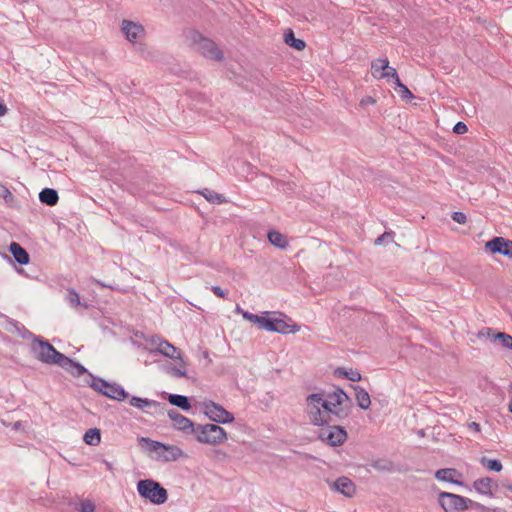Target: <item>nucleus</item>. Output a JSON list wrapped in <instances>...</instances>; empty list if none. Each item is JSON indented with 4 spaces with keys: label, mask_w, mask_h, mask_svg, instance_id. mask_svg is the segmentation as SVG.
I'll return each mask as SVG.
<instances>
[{
    "label": "nucleus",
    "mask_w": 512,
    "mask_h": 512,
    "mask_svg": "<svg viewBox=\"0 0 512 512\" xmlns=\"http://www.w3.org/2000/svg\"><path fill=\"white\" fill-rule=\"evenodd\" d=\"M130 405L133 406V407H136L138 409H143L145 407H161V404L157 401H154V400H150V399H147V398H141V397H137V396H132L130 398Z\"/></svg>",
    "instance_id": "30"
},
{
    "label": "nucleus",
    "mask_w": 512,
    "mask_h": 512,
    "mask_svg": "<svg viewBox=\"0 0 512 512\" xmlns=\"http://www.w3.org/2000/svg\"><path fill=\"white\" fill-rule=\"evenodd\" d=\"M105 463H106L107 468H108L109 470H111V469H112V465H111V463H109V462H105Z\"/></svg>",
    "instance_id": "57"
},
{
    "label": "nucleus",
    "mask_w": 512,
    "mask_h": 512,
    "mask_svg": "<svg viewBox=\"0 0 512 512\" xmlns=\"http://www.w3.org/2000/svg\"><path fill=\"white\" fill-rule=\"evenodd\" d=\"M438 503L445 512H462L471 508L473 500L450 492H440Z\"/></svg>",
    "instance_id": "7"
},
{
    "label": "nucleus",
    "mask_w": 512,
    "mask_h": 512,
    "mask_svg": "<svg viewBox=\"0 0 512 512\" xmlns=\"http://www.w3.org/2000/svg\"><path fill=\"white\" fill-rule=\"evenodd\" d=\"M471 509H474L476 512H497V508H491L484 506L478 502L473 501Z\"/></svg>",
    "instance_id": "41"
},
{
    "label": "nucleus",
    "mask_w": 512,
    "mask_h": 512,
    "mask_svg": "<svg viewBox=\"0 0 512 512\" xmlns=\"http://www.w3.org/2000/svg\"><path fill=\"white\" fill-rule=\"evenodd\" d=\"M352 387L355 390V398H356L358 406L363 410H367L371 405V399H370L369 393L361 386H352Z\"/></svg>",
    "instance_id": "25"
},
{
    "label": "nucleus",
    "mask_w": 512,
    "mask_h": 512,
    "mask_svg": "<svg viewBox=\"0 0 512 512\" xmlns=\"http://www.w3.org/2000/svg\"><path fill=\"white\" fill-rule=\"evenodd\" d=\"M90 376L92 377V383L90 384V386L95 391L103 394V391H105L107 389L109 382H107L106 380H104L102 378L94 377L91 374H90Z\"/></svg>",
    "instance_id": "37"
},
{
    "label": "nucleus",
    "mask_w": 512,
    "mask_h": 512,
    "mask_svg": "<svg viewBox=\"0 0 512 512\" xmlns=\"http://www.w3.org/2000/svg\"><path fill=\"white\" fill-rule=\"evenodd\" d=\"M485 249L491 254L512 257V240L503 237H494L486 242Z\"/></svg>",
    "instance_id": "11"
},
{
    "label": "nucleus",
    "mask_w": 512,
    "mask_h": 512,
    "mask_svg": "<svg viewBox=\"0 0 512 512\" xmlns=\"http://www.w3.org/2000/svg\"><path fill=\"white\" fill-rule=\"evenodd\" d=\"M375 102H376V101H375V99H374L373 97H371V96H366V97H364V98L360 101V105H361L362 107H366V106H368V105H373V104H375Z\"/></svg>",
    "instance_id": "49"
},
{
    "label": "nucleus",
    "mask_w": 512,
    "mask_h": 512,
    "mask_svg": "<svg viewBox=\"0 0 512 512\" xmlns=\"http://www.w3.org/2000/svg\"><path fill=\"white\" fill-rule=\"evenodd\" d=\"M7 324H8V330L10 332L16 333L18 336H20L24 340H31V342H33L35 340V338L38 337L37 335L33 334L24 325H22L21 323H19L16 320L9 318L7 320Z\"/></svg>",
    "instance_id": "16"
},
{
    "label": "nucleus",
    "mask_w": 512,
    "mask_h": 512,
    "mask_svg": "<svg viewBox=\"0 0 512 512\" xmlns=\"http://www.w3.org/2000/svg\"><path fill=\"white\" fill-rule=\"evenodd\" d=\"M20 426H21V422L17 421V422H15V424H14V429H16V430H17V429H19V428H20Z\"/></svg>",
    "instance_id": "55"
},
{
    "label": "nucleus",
    "mask_w": 512,
    "mask_h": 512,
    "mask_svg": "<svg viewBox=\"0 0 512 512\" xmlns=\"http://www.w3.org/2000/svg\"><path fill=\"white\" fill-rule=\"evenodd\" d=\"M121 29L126 36V39L130 42H135L136 39L144 33L142 25L129 21L123 20Z\"/></svg>",
    "instance_id": "15"
},
{
    "label": "nucleus",
    "mask_w": 512,
    "mask_h": 512,
    "mask_svg": "<svg viewBox=\"0 0 512 512\" xmlns=\"http://www.w3.org/2000/svg\"><path fill=\"white\" fill-rule=\"evenodd\" d=\"M156 350L163 354L166 357L172 358V359H181V353L172 344H170L168 341L162 340L158 344Z\"/></svg>",
    "instance_id": "22"
},
{
    "label": "nucleus",
    "mask_w": 512,
    "mask_h": 512,
    "mask_svg": "<svg viewBox=\"0 0 512 512\" xmlns=\"http://www.w3.org/2000/svg\"><path fill=\"white\" fill-rule=\"evenodd\" d=\"M171 373L173 376L175 377H184L186 376V370L185 369H181V368H178V367H172L171 368Z\"/></svg>",
    "instance_id": "46"
},
{
    "label": "nucleus",
    "mask_w": 512,
    "mask_h": 512,
    "mask_svg": "<svg viewBox=\"0 0 512 512\" xmlns=\"http://www.w3.org/2000/svg\"><path fill=\"white\" fill-rule=\"evenodd\" d=\"M324 413L330 419V423L346 418L349 415V407H340V405H323Z\"/></svg>",
    "instance_id": "17"
},
{
    "label": "nucleus",
    "mask_w": 512,
    "mask_h": 512,
    "mask_svg": "<svg viewBox=\"0 0 512 512\" xmlns=\"http://www.w3.org/2000/svg\"><path fill=\"white\" fill-rule=\"evenodd\" d=\"M497 512H500L499 510H497Z\"/></svg>",
    "instance_id": "59"
},
{
    "label": "nucleus",
    "mask_w": 512,
    "mask_h": 512,
    "mask_svg": "<svg viewBox=\"0 0 512 512\" xmlns=\"http://www.w3.org/2000/svg\"><path fill=\"white\" fill-rule=\"evenodd\" d=\"M0 197H2L10 207H15L16 198L12 192L4 185H0Z\"/></svg>",
    "instance_id": "36"
},
{
    "label": "nucleus",
    "mask_w": 512,
    "mask_h": 512,
    "mask_svg": "<svg viewBox=\"0 0 512 512\" xmlns=\"http://www.w3.org/2000/svg\"><path fill=\"white\" fill-rule=\"evenodd\" d=\"M103 395L117 401H123L128 397V393L117 383H109Z\"/></svg>",
    "instance_id": "19"
},
{
    "label": "nucleus",
    "mask_w": 512,
    "mask_h": 512,
    "mask_svg": "<svg viewBox=\"0 0 512 512\" xmlns=\"http://www.w3.org/2000/svg\"><path fill=\"white\" fill-rule=\"evenodd\" d=\"M393 236H394V232L393 231L384 232L382 235H380L375 240V245H381V244H384V243H389L390 241L393 240Z\"/></svg>",
    "instance_id": "40"
},
{
    "label": "nucleus",
    "mask_w": 512,
    "mask_h": 512,
    "mask_svg": "<svg viewBox=\"0 0 512 512\" xmlns=\"http://www.w3.org/2000/svg\"><path fill=\"white\" fill-rule=\"evenodd\" d=\"M324 403L326 405H340V407H349V410L352 406V401L350 397L342 390L341 388H337L332 393L327 395V398L324 399Z\"/></svg>",
    "instance_id": "13"
},
{
    "label": "nucleus",
    "mask_w": 512,
    "mask_h": 512,
    "mask_svg": "<svg viewBox=\"0 0 512 512\" xmlns=\"http://www.w3.org/2000/svg\"><path fill=\"white\" fill-rule=\"evenodd\" d=\"M492 483H493V481L490 477H484V478H480V479H477L476 481H474L473 487L480 494L492 495V492H491Z\"/></svg>",
    "instance_id": "29"
},
{
    "label": "nucleus",
    "mask_w": 512,
    "mask_h": 512,
    "mask_svg": "<svg viewBox=\"0 0 512 512\" xmlns=\"http://www.w3.org/2000/svg\"><path fill=\"white\" fill-rule=\"evenodd\" d=\"M78 510L81 512H94L95 504L89 499L81 500L78 505Z\"/></svg>",
    "instance_id": "39"
},
{
    "label": "nucleus",
    "mask_w": 512,
    "mask_h": 512,
    "mask_svg": "<svg viewBox=\"0 0 512 512\" xmlns=\"http://www.w3.org/2000/svg\"><path fill=\"white\" fill-rule=\"evenodd\" d=\"M330 487L346 497H352L356 492L355 484L345 476L337 478Z\"/></svg>",
    "instance_id": "14"
},
{
    "label": "nucleus",
    "mask_w": 512,
    "mask_h": 512,
    "mask_svg": "<svg viewBox=\"0 0 512 512\" xmlns=\"http://www.w3.org/2000/svg\"><path fill=\"white\" fill-rule=\"evenodd\" d=\"M467 130V125L461 121L457 122L453 128V132L456 134H464Z\"/></svg>",
    "instance_id": "45"
},
{
    "label": "nucleus",
    "mask_w": 512,
    "mask_h": 512,
    "mask_svg": "<svg viewBox=\"0 0 512 512\" xmlns=\"http://www.w3.org/2000/svg\"><path fill=\"white\" fill-rule=\"evenodd\" d=\"M468 428L476 433H479L481 431V427H480V424L477 423V422H469L467 424Z\"/></svg>",
    "instance_id": "51"
},
{
    "label": "nucleus",
    "mask_w": 512,
    "mask_h": 512,
    "mask_svg": "<svg viewBox=\"0 0 512 512\" xmlns=\"http://www.w3.org/2000/svg\"><path fill=\"white\" fill-rule=\"evenodd\" d=\"M241 313H242L243 318L248 320L251 323H254L255 320H257L256 314L250 313L248 311H242Z\"/></svg>",
    "instance_id": "48"
},
{
    "label": "nucleus",
    "mask_w": 512,
    "mask_h": 512,
    "mask_svg": "<svg viewBox=\"0 0 512 512\" xmlns=\"http://www.w3.org/2000/svg\"><path fill=\"white\" fill-rule=\"evenodd\" d=\"M191 41L197 51L205 58L214 61H221L224 58V54L218 48L217 44L213 40L204 37L199 32L193 31L191 33Z\"/></svg>",
    "instance_id": "5"
},
{
    "label": "nucleus",
    "mask_w": 512,
    "mask_h": 512,
    "mask_svg": "<svg viewBox=\"0 0 512 512\" xmlns=\"http://www.w3.org/2000/svg\"><path fill=\"white\" fill-rule=\"evenodd\" d=\"M267 237L269 242L277 248L285 249L288 246L286 237L278 231H269Z\"/></svg>",
    "instance_id": "28"
},
{
    "label": "nucleus",
    "mask_w": 512,
    "mask_h": 512,
    "mask_svg": "<svg viewBox=\"0 0 512 512\" xmlns=\"http://www.w3.org/2000/svg\"><path fill=\"white\" fill-rule=\"evenodd\" d=\"M83 440L86 444L91 446H96L101 442V433L98 428H90L88 429L83 437Z\"/></svg>",
    "instance_id": "31"
},
{
    "label": "nucleus",
    "mask_w": 512,
    "mask_h": 512,
    "mask_svg": "<svg viewBox=\"0 0 512 512\" xmlns=\"http://www.w3.org/2000/svg\"><path fill=\"white\" fill-rule=\"evenodd\" d=\"M451 217L455 222H457L459 224H465L467 222L466 215L460 211L453 212Z\"/></svg>",
    "instance_id": "43"
},
{
    "label": "nucleus",
    "mask_w": 512,
    "mask_h": 512,
    "mask_svg": "<svg viewBox=\"0 0 512 512\" xmlns=\"http://www.w3.org/2000/svg\"><path fill=\"white\" fill-rule=\"evenodd\" d=\"M509 411L512 413V399L510 400L508 404Z\"/></svg>",
    "instance_id": "56"
},
{
    "label": "nucleus",
    "mask_w": 512,
    "mask_h": 512,
    "mask_svg": "<svg viewBox=\"0 0 512 512\" xmlns=\"http://www.w3.org/2000/svg\"><path fill=\"white\" fill-rule=\"evenodd\" d=\"M480 464L488 470L500 472L503 468L501 462L497 459H489L486 456L480 458Z\"/></svg>",
    "instance_id": "34"
},
{
    "label": "nucleus",
    "mask_w": 512,
    "mask_h": 512,
    "mask_svg": "<svg viewBox=\"0 0 512 512\" xmlns=\"http://www.w3.org/2000/svg\"><path fill=\"white\" fill-rule=\"evenodd\" d=\"M394 79V83L396 84V86L401 89V86H404V84L400 81L398 75L396 77L393 78Z\"/></svg>",
    "instance_id": "54"
},
{
    "label": "nucleus",
    "mask_w": 512,
    "mask_h": 512,
    "mask_svg": "<svg viewBox=\"0 0 512 512\" xmlns=\"http://www.w3.org/2000/svg\"><path fill=\"white\" fill-rule=\"evenodd\" d=\"M9 251L13 255L15 261L20 265H26L29 263V254L19 243L12 242L10 244Z\"/></svg>",
    "instance_id": "20"
},
{
    "label": "nucleus",
    "mask_w": 512,
    "mask_h": 512,
    "mask_svg": "<svg viewBox=\"0 0 512 512\" xmlns=\"http://www.w3.org/2000/svg\"><path fill=\"white\" fill-rule=\"evenodd\" d=\"M30 352L35 359L44 364H56L59 366L61 360L64 359V354L57 351L53 345L41 336H38L31 342Z\"/></svg>",
    "instance_id": "1"
},
{
    "label": "nucleus",
    "mask_w": 512,
    "mask_h": 512,
    "mask_svg": "<svg viewBox=\"0 0 512 512\" xmlns=\"http://www.w3.org/2000/svg\"><path fill=\"white\" fill-rule=\"evenodd\" d=\"M138 494L153 504H163L168 499L167 490L153 479L140 480L137 483Z\"/></svg>",
    "instance_id": "3"
},
{
    "label": "nucleus",
    "mask_w": 512,
    "mask_h": 512,
    "mask_svg": "<svg viewBox=\"0 0 512 512\" xmlns=\"http://www.w3.org/2000/svg\"><path fill=\"white\" fill-rule=\"evenodd\" d=\"M495 340H499L505 348L512 349V336L504 332H498L493 335Z\"/></svg>",
    "instance_id": "38"
},
{
    "label": "nucleus",
    "mask_w": 512,
    "mask_h": 512,
    "mask_svg": "<svg viewBox=\"0 0 512 512\" xmlns=\"http://www.w3.org/2000/svg\"><path fill=\"white\" fill-rule=\"evenodd\" d=\"M400 97L403 100L409 101L414 98V95L412 92L407 88V86H401V89L399 90Z\"/></svg>",
    "instance_id": "42"
},
{
    "label": "nucleus",
    "mask_w": 512,
    "mask_h": 512,
    "mask_svg": "<svg viewBox=\"0 0 512 512\" xmlns=\"http://www.w3.org/2000/svg\"><path fill=\"white\" fill-rule=\"evenodd\" d=\"M66 300L69 302L71 307H78L82 305L79 293L74 288L67 289ZM83 306L85 308H88L87 304H83Z\"/></svg>",
    "instance_id": "35"
},
{
    "label": "nucleus",
    "mask_w": 512,
    "mask_h": 512,
    "mask_svg": "<svg viewBox=\"0 0 512 512\" xmlns=\"http://www.w3.org/2000/svg\"><path fill=\"white\" fill-rule=\"evenodd\" d=\"M39 200L48 206H55L59 201V195L53 188H44L39 193Z\"/></svg>",
    "instance_id": "24"
},
{
    "label": "nucleus",
    "mask_w": 512,
    "mask_h": 512,
    "mask_svg": "<svg viewBox=\"0 0 512 512\" xmlns=\"http://www.w3.org/2000/svg\"><path fill=\"white\" fill-rule=\"evenodd\" d=\"M383 74H387L386 78H390V77L394 78V77H396L398 75L396 69L391 67V66H389V68L385 69Z\"/></svg>",
    "instance_id": "50"
},
{
    "label": "nucleus",
    "mask_w": 512,
    "mask_h": 512,
    "mask_svg": "<svg viewBox=\"0 0 512 512\" xmlns=\"http://www.w3.org/2000/svg\"><path fill=\"white\" fill-rule=\"evenodd\" d=\"M211 290L216 296L220 298H225L227 295V293L219 286H212Z\"/></svg>",
    "instance_id": "47"
},
{
    "label": "nucleus",
    "mask_w": 512,
    "mask_h": 512,
    "mask_svg": "<svg viewBox=\"0 0 512 512\" xmlns=\"http://www.w3.org/2000/svg\"><path fill=\"white\" fill-rule=\"evenodd\" d=\"M200 194L207 199L209 202L214 204H221L226 202V199L223 195L209 189H204L200 192Z\"/></svg>",
    "instance_id": "33"
},
{
    "label": "nucleus",
    "mask_w": 512,
    "mask_h": 512,
    "mask_svg": "<svg viewBox=\"0 0 512 512\" xmlns=\"http://www.w3.org/2000/svg\"><path fill=\"white\" fill-rule=\"evenodd\" d=\"M508 488L512 491V486H509Z\"/></svg>",
    "instance_id": "58"
},
{
    "label": "nucleus",
    "mask_w": 512,
    "mask_h": 512,
    "mask_svg": "<svg viewBox=\"0 0 512 512\" xmlns=\"http://www.w3.org/2000/svg\"><path fill=\"white\" fill-rule=\"evenodd\" d=\"M194 439L202 444L218 445L227 440L226 431L217 424H196L191 434Z\"/></svg>",
    "instance_id": "2"
},
{
    "label": "nucleus",
    "mask_w": 512,
    "mask_h": 512,
    "mask_svg": "<svg viewBox=\"0 0 512 512\" xmlns=\"http://www.w3.org/2000/svg\"><path fill=\"white\" fill-rule=\"evenodd\" d=\"M389 68V61L387 58H378L371 62V74L376 79H384L387 74H383L385 69Z\"/></svg>",
    "instance_id": "21"
},
{
    "label": "nucleus",
    "mask_w": 512,
    "mask_h": 512,
    "mask_svg": "<svg viewBox=\"0 0 512 512\" xmlns=\"http://www.w3.org/2000/svg\"><path fill=\"white\" fill-rule=\"evenodd\" d=\"M334 374L339 377H344L352 382H358L361 380V374L357 370L350 369L347 371L346 369L339 367L335 370Z\"/></svg>",
    "instance_id": "32"
},
{
    "label": "nucleus",
    "mask_w": 512,
    "mask_h": 512,
    "mask_svg": "<svg viewBox=\"0 0 512 512\" xmlns=\"http://www.w3.org/2000/svg\"><path fill=\"white\" fill-rule=\"evenodd\" d=\"M319 432V439L326 442L330 446L342 445L347 439L346 430L338 425H327Z\"/></svg>",
    "instance_id": "10"
},
{
    "label": "nucleus",
    "mask_w": 512,
    "mask_h": 512,
    "mask_svg": "<svg viewBox=\"0 0 512 512\" xmlns=\"http://www.w3.org/2000/svg\"><path fill=\"white\" fill-rule=\"evenodd\" d=\"M59 366L69 372L71 375L79 377L83 374L88 373L87 369L78 362L70 359L64 355V359L61 360Z\"/></svg>",
    "instance_id": "18"
},
{
    "label": "nucleus",
    "mask_w": 512,
    "mask_h": 512,
    "mask_svg": "<svg viewBox=\"0 0 512 512\" xmlns=\"http://www.w3.org/2000/svg\"><path fill=\"white\" fill-rule=\"evenodd\" d=\"M141 440L148 444L149 451L158 452L159 450H162V452L159 453V459L165 462L176 461L183 456L182 449L176 445H165L161 442L145 437L141 438Z\"/></svg>",
    "instance_id": "8"
},
{
    "label": "nucleus",
    "mask_w": 512,
    "mask_h": 512,
    "mask_svg": "<svg viewBox=\"0 0 512 512\" xmlns=\"http://www.w3.org/2000/svg\"><path fill=\"white\" fill-rule=\"evenodd\" d=\"M8 109L6 105L0 103V116H4L7 113Z\"/></svg>",
    "instance_id": "52"
},
{
    "label": "nucleus",
    "mask_w": 512,
    "mask_h": 512,
    "mask_svg": "<svg viewBox=\"0 0 512 512\" xmlns=\"http://www.w3.org/2000/svg\"><path fill=\"white\" fill-rule=\"evenodd\" d=\"M284 42L288 46H290V47H292V48H294V49H296L298 51L303 50L305 48V46H306L305 41L302 40V39L296 38L295 35H294V32L291 29H288L287 31H285V33H284Z\"/></svg>",
    "instance_id": "26"
},
{
    "label": "nucleus",
    "mask_w": 512,
    "mask_h": 512,
    "mask_svg": "<svg viewBox=\"0 0 512 512\" xmlns=\"http://www.w3.org/2000/svg\"><path fill=\"white\" fill-rule=\"evenodd\" d=\"M203 406L205 415L215 423L226 424L234 421L232 413L213 401L204 402Z\"/></svg>",
    "instance_id": "9"
},
{
    "label": "nucleus",
    "mask_w": 512,
    "mask_h": 512,
    "mask_svg": "<svg viewBox=\"0 0 512 512\" xmlns=\"http://www.w3.org/2000/svg\"><path fill=\"white\" fill-rule=\"evenodd\" d=\"M394 79V83L396 84V86L401 89V86H404V84L400 81L398 75L396 77L393 78Z\"/></svg>",
    "instance_id": "53"
},
{
    "label": "nucleus",
    "mask_w": 512,
    "mask_h": 512,
    "mask_svg": "<svg viewBox=\"0 0 512 512\" xmlns=\"http://www.w3.org/2000/svg\"><path fill=\"white\" fill-rule=\"evenodd\" d=\"M167 414L173 423L174 429L183 432L185 435L192 434L196 424L193 423L189 418L185 417L174 409L169 410Z\"/></svg>",
    "instance_id": "12"
},
{
    "label": "nucleus",
    "mask_w": 512,
    "mask_h": 512,
    "mask_svg": "<svg viewBox=\"0 0 512 512\" xmlns=\"http://www.w3.org/2000/svg\"><path fill=\"white\" fill-rule=\"evenodd\" d=\"M263 314L268 315L269 319L267 322L266 331L280 334H289L296 333L300 329L296 323H293L290 318H287V316L282 313L266 311Z\"/></svg>",
    "instance_id": "6"
},
{
    "label": "nucleus",
    "mask_w": 512,
    "mask_h": 512,
    "mask_svg": "<svg viewBox=\"0 0 512 512\" xmlns=\"http://www.w3.org/2000/svg\"><path fill=\"white\" fill-rule=\"evenodd\" d=\"M307 414L310 422L316 426H324L330 424V419L325 415L323 405V395L320 393H313L306 398Z\"/></svg>",
    "instance_id": "4"
},
{
    "label": "nucleus",
    "mask_w": 512,
    "mask_h": 512,
    "mask_svg": "<svg viewBox=\"0 0 512 512\" xmlns=\"http://www.w3.org/2000/svg\"><path fill=\"white\" fill-rule=\"evenodd\" d=\"M168 401L171 405L177 406L184 411H188L191 409L189 398L184 395L169 394Z\"/></svg>",
    "instance_id": "27"
},
{
    "label": "nucleus",
    "mask_w": 512,
    "mask_h": 512,
    "mask_svg": "<svg viewBox=\"0 0 512 512\" xmlns=\"http://www.w3.org/2000/svg\"><path fill=\"white\" fill-rule=\"evenodd\" d=\"M458 474V471L454 468H443L436 471L435 477L440 481L450 482L456 485H462L463 483L461 481L454 479V476Z\"/></svg>",
    "instance_id": "23"
},
{
    "label": "nucleus",
    "mask_w": 512,
    "mask_h": 512,
    "mask_svg": "<svg viewBox=\"0 0 512 512\" xmlns=\"http://www.w3.org/2000/svg\"><path fill=\"white\" fill-rule=\"evenodd\" d=\"M268 320V315H257V320H255L254 324L258 325L259 328L266 330Z\"/></svg>",
    "instance_id": "44"
}]
</instances>
